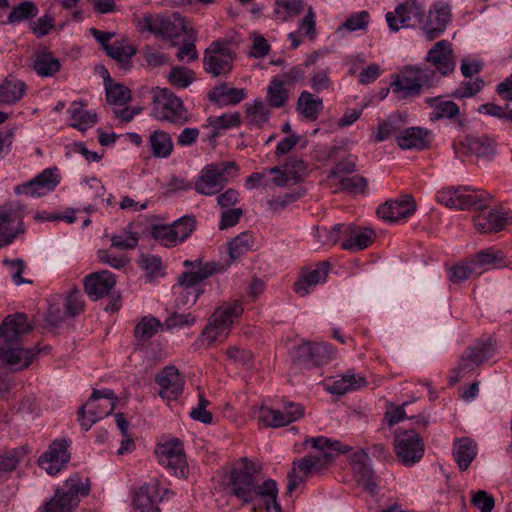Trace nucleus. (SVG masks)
I'll list each match as a JSON object with an SVG mask.
<instances>
[{"label": "nucleus", "instance_id": "nucleus-1", "mask_svg": "<svg viewBox=\"0 0 512 512\" xmlns=\"http://www.w3.org/2000/svg\"><path fill=\"white\" fill-rule=\"evenodd\" d=\"M221 485L227 493L235 496L243 505L262 499L269 511L282 512L277 502L278 489L274 480L268 479L259 483L253 462L242 458L236 461L221 480Z\"/></svg>", "mask_w": 512, "mask_h": 512}, {"label": "nucleus", "instance_id": "nucleus-2", "mask_svg": "<svg viewBox=\"0 0 512 512\" xmlns=\"http://www.w3.org/2000/svg\"><path fill=\"white\" fill-rule=\"evenodd\" d=\"M305 444L319 451L320 456H306L293 462L292 469L287 476V492L290 494L330 459L350 450L347 445H342L338 441H331L324 436L306 438Z\"/></svg>", "mask_w": 512, "mask_h": 512}, {"label": "nucleus", "instance_id": "nucleus-3", "mask_svg": "<svg viewBox=\"0 0 512 512\" xmlns=\"http://www.w3.org/2000/svg\"><path fill=\"white\" fill-rule=\"evenodd\" d=\"M243 312L242 303L236 300L218 306L201 332L199 338L201 344L211 347L216 342L225 341L233 326L239 322Z\"/></svg>", "mask_w": 512, "mask_h": 512}, {"label": "nucleus", "instance_id": "nucleus-4", "mask_svg": "<svg viewBox=\"0 0 512 512\" xmlns=\"http://www.w3.org/2000/svg\"><path fill=\"white\" fill-rule=\"evenodd\" d=\"M317 237L325 245L340 242L342 249L358 252L369 247L376 234L371 228L338 224L330 230L325 227L317 228Z\"/></svg>", "mask_w": 512, "mask_h": 512}, {"label": "nucleus", "instance_id": "nucleus-5", "mask_svg": "<svg viewBox=\"0 0 512 512\" xmlns=\"http://www.w3.org/2000/svg\"><path fill=\"white\" fill-rule=\"evenodd\" d=\"M435 82V72L419 65L406 66L392 76L389 85L394 97L398 100L419 97L424 87H431Z\"/></svg>", "mask_w": 512, "mask_h": 512}, {"label": "nucleus", "instance_id": "nucleus-6", "mask_svg": "<svg viewBox=\"0 0 512 512\" xmlns=\"http://www.w3.org/2000/svg\"><path fill=\"white\" fill-rule=\"evenodd\" d=\"M89 493L88 480L75 474L68 478L62 488L39 508V512H73L79 505L80 497Z\"/></svg>", "mask_w": 512, "mask_h": 512}, {"label": "nucleus", "instance_id": "nucleus-7", "mask_svg": "<svg viewBox=\"0 0 512 512\" xmlns=\"http://www.w3.org/2000/svg\"><path fill=\"white\" fill-rule=\"evenodd\" d=\"M152 114L160 121L183 125L189 121V113L182 99L168 88L151 89Z\"/></svg>", "mask_w": 512, "mask_h": 512}, {"label": "nucleus", "instance_id": "nucleus-8", "mask_svg": "<svg viewBox=\"0 0 512 512\" xmlns=\"http://www.w3.org/2000/svg\"><path fill=\"white\" fill-rule=\"evenodd\" d=\"M238 174L239 167L233 161L208 164L200 171L195 190L206 196L214 195Z\"/></svg>", "mask_w": 512, "mask_h": 512}, {"label": "nucleus", "instance_id": "nucleus-9", "mask_svg": "<svg viewBox=\"0 0 512 512\" xmlns=\"http://www.w3.org/2000/svg\"><path fill=\"white\" fill-rule=\"evenodd\" d=\"M141 31H147L163 41H175L186 33L185 19L178 12L169 15L145 14L140 20Z\"/></svg>", "mask_w": 512, "mask_h": 512}, {"label": "nucleus", "instance_id": "nucleus-10", "mask_svg": "<svg viewBox=\"0 0 512 512\" xmlns=\"http://www.w3.org/2000/svg\"><path fill=\"white\" fill-rule=\"evenodd\" d=\"M116 402L117 397L112 390H94L88 401L79 409L81 427L88 431L93 424L114 410Z\"/></svg>", "mask_w": 512, "mask_h": 512}, {"label": "nucleus", "instance_id": "nucleus-11", "mask_svg": "<svg viewBox=\"0 0 512 512\" xmlns=\"http://www.w3.org/2000/svg\"><path fill=\"white\" fill-rule=\"evenodd\" d=\"M495 350V341L491 338L468 347L461 355L457 368L452 371L449 377L450 383L455 384L461 377L473 372L479 365L490 359Z\"/></svg>", "mask_w": 512, "mask_h": 512}, {"label": "nucleus", "instance_id": "nucleus-12", "mask_svg": "<svg viewBox=\"0 0 512 512\" xmlns=\"http://www.w3.org/2000/svg\"><path fill=\"white\" fill-rule=\"evenodd\" d=\"M454 151L459 157L488 158L493 155L496 143L480 131L464 132L454 140Z\"/></svg>", "mask_w": 512, "mask_h": 512}, {"label": "nucleus", "instance_id": "nucleus-13", "mask_svg": "<svg viewBox=\"0 0 512 512\" xmlns=\"http://www.w3.org/2000/svg\"><path fill=\"white\" fill-rule=\"evenodd\" d=\"M194 217L184 216L172 224H157L151 227V236L165 247H175L184 242L194 231Z\"/></svg>", "mask_w": 512, "mask_h": 512}, {"label": "nucleus", "instance_id": "nucleus-14", "mask_svg": "<svg viewBox=\"0 0 512 512\" xmlns=\"http://www.w3.org/2000/svg\"><path fill=\"white\" fill-rule=\"evenodd\" d=\"M425 12L424 5L418 0H405L398 4L394 11L386 13V22L392 32L401 28L420 26Z\"/></svg>", "mask_w": 512, "mask_h": 512}, {"label": "nucleus", "instance_id": "nucleus-15", "mask_svg": "<svg viewBox=\"0 0 512 512\" xmlns=\"http://www.w3.org/2000/svg\"><path fill=\"white\" fill-rule=\"evenodd\" d=\"M230 264L222 265L218 262H207L204 263L202 259H196L195 261H184L185 267H192V270L186 271L182 273V283L179 288L187 287L192 294L191 300H194L195 297H199L200 289L198 284L204 279L217 274L224 272Z\"/></svg>", "mask_w": 512, "mask_h": 512}, {"label": "nucleus", "instance_id": "nucleus-16", "mask_svg": "<svg viewBox=\"0 0 512 512\" xmlns=\"http://www.w3.org/2000/svg\"><path fill=\"white\" fill-rule=\"evenodd\" d=\"M233 61V51L223 41L216 40L205 50L203 66L207 73L218 77L231 72Z\"/></svg>", "mask_w": 512, "mask_h": 512}, {"label": "nucleus", "instance_id": "nucleus-17", "mask_svg": "<svg viewBox=\"0 0 512 512\" xmlns=\"http://www.w3.org/2000/svg\"><path fill=\"white\" fill-rule=\"evenodd\" d=\"M155 454L162 466L172 470L178 477H187L188 465L183 445L178 439H170L157 444Z\"/></svg>", "mask_w": 512, "mask_h": 512}, {"label": "nucleus", "instance_id": "nucleus-18", "mask_svg": "<svg viewBox=\"0 0 512 512\" xmlns=\"http://www.w3.org/2000/svg\"><path fill=\"white\" fill-rule=\"evenodd\" d=\"M484 199L483 193L468 186H447L436 194L438 203L456 210L469 209Z\"/></svg>", "mask_w": 512, "mask_h": 512}, {"label": "nucleus", "instance_id": "nucleus-19", "mask_svg": "<svg viewBox=\"0 0 512 512\" xmlns=\"http://www.w3.org/2000/svg\"><path fill=\"white\" fill-rule=\"evenodd\" d=\"M169 493L159 478H152L134 492L132 503L142 512H158L159 504Z\"/></svg>", "mask_w": 512, "mask_h": 512}, {"label": "nucleus", "instance_id": "nucleus-20", "mask_svg": "<svg viewBox=\"0 0 512 512\" xmlns=\"http://www.w3.org/2000/svg\"><path fill=\"white\" fill-rule=\"evenodd\" d=\"M394 450L404 465L412 466L423 457L424 443L415 431L408 430L396 436Z\"/></svg>", "mask_w": 512, "mask_h": 512}, {"label": "nucleus", "instance_id": "nucleus-21", "mask_svg": "<svg viewBox=\"0 0 512 512\" xmlns=\"http://www.w3.org/2000/svg\"><path fill=\"white\" fill-rule=\"evenodd\" d=\"M450 19V5L444 1L434 3L428 14L424 13L423 22L420 24L425 38L430 41L439 37L445 31Z\"/></svg>", "mask_w": 512, "mask_h": 512}, {"label": "nucleus", "instance_id": "nucleus-22", "mask_svg": "<svg viewBox=\"0 0 512 512\" xmlns=\"http://www.w3.org/2000/svg\"><path fill=\"white\" fill-rule=\"evenodd\" d=\"M60 181L59 170L56 167L47 168L29 182L16 186L15 193L30 197H41L54 191Z\"/></svg>", "mask_w": 512, "mask_h": 512}, {"label": "nucleus", "instance_id": "nucleus-23", "mask_svg": "<svg viewBox=\"0 0 512 512\" xmlns=\"http://www.w3.org/2000/svg\"><path fill=\"white\" fill-rule=\"evenodd\" d=\"M304 416V407L300 404L289 403L283 410L262 406L259 409V423L264 427L278 428L297 421Z\"/></svg>", "mask_w": 512, "mask_h": 512}, {"label": "nucleus", "instance_id": "nucleus-24", "mask_svg": "<svg viewBox=\"0 0 512 512\" xmlns=\"http://www.w3.org/2000/svg\"><path fill=\"white\" fill-rule=\"evenodd\" d=\"M329 271L330 264L326 261L303 268L294 283V292L301 297L308 295L317 285L326 281Z\"/></svg>", "mask_w": 512, "mask_h": 512}, {"label": "nucleus", "instance_id": "nucleus-25", "mask_svg": "<svg viewBox=\"0 0 512 512\" xmlns=\"http://www.w3.org/2000/svg\"><path fill=\"white\" fill-rule=\"evenodd\" d=\"M415 211L416 202L414 198L411 195H401L381 204L377 209V215L388 222H399L412 216Z\"/></svg>", "mask_w": 512, "mask_h": 512}, {"label": "nucleus", "instance_id": "nucleus-26", "mask_svg": "<svg viewBox=\"0 0 512 512\" xmlns=\"http://www.w3.org/2000/svg\"><path fill=\"white\" fill-rule=\"evenodd\" d=\"M425 60L430 63L435 71L446 77L452 74L456 68L455 55L452 44L448 40L436 42L428 51Z\"/></svg>", "mask_w": 512, "mask_h": 512}, {"label": "nucleus", "instance_id": "nucleus-27", "mask_svg": "<svg viewBox=\"0 0 512 512\" xmlns=\"http://www.w3.org/2000/svg\"><path fill=\"white\" fill-rule=\"evenodd\" d=\"M22 213L15 203L0 206V248L10 244L20 232Z\"/></svg>", "mask_w": 512, "mask_h": 512}, {"label": "nucleus", "instance_id": "nucleus-28", "mask_svg": "<svg viewBox=\"0 0 512 512\" xmlns=\"http://www.w3.org/2000/svg\"><path fill=\"white\" fill-rule=\"evenodd\" d=\"M474 227L480 233H492L503 230L512 224V211L502 207L479 212L474 217Z\"/></svg>", "mask_w": 512, "mask_h": 512}, {"label": "nucleus", "instance_id": "nucleus-29", "mask_svg": "<svg viewBox=\"0 0 512 512\" xmlns=\"http://www.w3.org/2000/svg\"><path fill=\"white\" fill-rule=\"evenodd\" d=\"M68 446L69 444L66 440L54 441L39 458V466L49 475L58 474L70 459Z\"/></svg>", "mask_w": 512, "mask_h": 512}, {"label": "nucleus", "instance_id": "nucleus-30", "mask_svg": "<svg viewBox=\"0 0 512 512\" xmlns=\"http://www.w3.org/2000/svg\"><path fill=\"white\" fill-rule=\"evenodd\" d=\"M156 383L159 385V395L167 401L177 399L184 389V378L174 366L163 368L156 376Z\"/></svg>", "mask_w": 512, "mask_h": 512}, {"label": "nucleus", "instance_id": "nucleus-31", "mask_svg": "<svg viewBox=\"0 0 512 512\" xmlns=\"http://www.w3.org/2000/svg\"><path fill=\"white\" fill-rule=\"evenodd\" d=\"M30 330L31 325L24 314L9 315L0 325V340L6 345L17 342Z\"/></svg>", "mask_w": 512, "mask_h": 512}, {"label": "nucleus", "instance_id": "nucleus-32", "mask_svg": "<svg viewBox=\"0 0 512 512\" xmlns=\"http://www.w3.org/2000/svg\"><path fill=\"white\" fill-rule=\"evenodd\" d=\"M116 279L114 275L107 270L91 273L85 277V292L93 300H97L107 295L115 286Z\"/></svg>", "mask_w": 512, "mask_h": 512}, {"label": "nucleus", "instance_id": "nucleus-33", "mask_svg": "<svg viewBox=\"0 0 512 512\" xmlns=\"http://www.w3.org/2000/svg\"><path fill=\"white\" fill-rule=\"evenodd\" d=\"M393 139L401 149H425L432 142L429 130H392Z\"/></svg>", "mask_w": 512, "mask_h": 512}, {"label": "nucleus", "instance_id": "nucleus-34", "mask_svg": "<svg viewBox=\"0 0 512 512\" xmlns=\"http://www.w3.org/2000/svg\"><path fill=\"white\" fill-rule=\"evenodd\" d=\"M367 384L366 379L360 375L347 373L328 378L324 381L325 389L336 395H342L362 387Z\"/></svg>", "mask_w": 512, "mask_h": 512}, {"label": "nucleus", "instance_id": "nucleus-35", "mask_svg": "<svg viewBox=\"0 0 512 512\" xmlns=\"http://www.w3.org/2000/svg\"><path fill=\"white\" fill-rule=\"evenodd\" d=\"M37 352L33 349H23L21 347H4L0 344V360L10 366L13 370H22L27 368Z\"/></svg>", "mask_w": 512, "mask_h": 512}, {"label": "nucleus", "instance_id": "nucleus-36", "mask_svg": "<svg viewBox=\"0 0 512 512\" xmlns=\"http://www.w3.org/2000/svg\"><path fill=\"white\" fill-rule=\"evenodd\" d=\"M136 52L135 46L126 37H122L120 40L111 43V46L107 48L106 54L115 60L123 70H128Z\"/></svg>", "mask_w": 512, "mask_h": 512}, {"label": "nucleus", "instance_id": "nucleus-37", "mask_svg": "<svg viewBox=\"0 0 512 512\" xmlns=\"http://www.w3.org/2000/svg\"><path fill=\"white\" fill-rule=\"evenodd\" d=\"M27 91V85L23 80L5 78L0 82V105H12L19 102Z\"/></svg>", "mask_w": 512, "mask_h": 512}, {"label": "nucleus", "instance_id": "nucleus-38", "mask_svg": "<svg viewBox=\"0 0 512 512\" xmlns=\"http://www.w3.org/2000/svg\"><path fill=\"white\" fill-rule=\"evenodd\" d=\"M425 103L432 108V112L429 114V119L431 121L452 119L460 112L459 107L455 102L446 100L442 96L428 97L425 99Z\"/></svg>", "mask_w": 512, "mask_h": 512}, {"label": "nucleus", "instance_id": "nucleus-39", "mask_svg": "<svg viewBox=\"0 0 512 512\" xmlns=\"http://www.w3.org/2000/svg\"><path fill=\"white\" fill-rule=\"evenodd\" d=\"M476 455L477 444L474 440L463 437L454 442L453 457L461 470H467Z\"/></svg>", "mask_w": 512, "mask_h": 512}, {"label": "nucleus", "instance_id": "nucleus-40", "mask_svg": "<svg viewBox=\"0 0 512 512\" xmlns=\"http://www.w3.org/2000/svg\"><path fill=\"white\" fill-rule=\"evenodd\" d=\"M209 100L221 106L236 105L241 102L246 93L244 89L230 87L227 84H221L214 87L208 94Z\"/></svg>", "mask_w": 512, "mask_h": 512}, {"label": "nucleus", "instance_id": "nucleus-41", "mask_svg": "<svg viewBox=\"0 0 512 512\" xmlns=\"http://www.w3.org/2000/svg\"><path fill=\"white\" fill-rule=\"evenodd\" d=\"M327 182L334 191L345 190L351 193L362 192L367 186V182L363 177L342 176L338 175V172H330Z\"/></svg>", "mask_w": 512, "mask_h": 512}, {"label": "nucleus", "instance_id": "nucleus-42", "mask_svg": "<svg viewBox=\"0 0 512 512\" xmlns=\"http://www.w3.org/2000/svg\"><path fill=\"white\" fill-rule=\"evenodd\" d=\"M105 74V92L109 105L112 108L126 105L131 100V90L123 84L113 82L107 70H105Z\"/></svg>", "mask_w": 512, "mask_h": 512}, {"label": "nucleus", "instance_id": "nucleus-43", "mask_svg": "<svg viewBox=\"0 0 512 512\" xmlns=\"http://www.w3.org/2000/svg\"><path fill=\"white\" fill-rule=\"evenodd\" d=\"M61 68V63L51 52H37L33 61V70L40 77H52Z\"/></svg>", "mask_w": 512, "mask_h": 512}, {"label": "nucleus", "instance_id": "nucleus-44", "mask_svg": "<svg viewBox=\"0 0 512 512\" xmlns=\"http://www.w3.org/2000/svg\"><path fill=\"white\" fill-rule=\"evenodd\" d=\"M323 109L322 99L308 91L301 92L297 101V110L303 117L316 120L318 113Z\"/></svg>", "mask_w": 512, "mask_h": 512}, {"label": "nucleus", "instance_id": "nucleus-45", "mask_svg": "<svg viewBox=\"0 0 512 512\" xmlns=\"http://www.w3.org/2000/svg\"><path fill=\"white\" fill-rule=\"evenodd\" d=\"M72 128H80L82 125H95L97 123V114L94 111L86 109L81 101H74L67 110Z\"/></svg>", "mask_w": 512, "mask_h": 512}, {"label": "nucleus", "instance_id": "nucleus-46", "mask_svg": "<svg viewBox=\"0 0 512 512\" xmlns=\"http://www.w3.org/2000/svg\"><path fill=\"white\" fill-rule=\"evenodd\" d=\"M304 9V0H275L274 14L281 21H290Z\"/></svg>", "mask_w": 512, "mask_h": 512}, {"label": "nucleus", "instance_id": "nucleus-47", "mask_svg": "<svg viewBox=\"0 0 512 512\" xmlns=\"http://www.w3.org/2000/svg\"><path fill=\"white\" fill-rule=\"evenodd\" d=\"M370 22V14L366 10L357 11L349 15L346 20L337 27V33L344 35L346 32L365 31Z\"/></svg>", "mask_w": 512, "mask_h": 512}, {"label": "nucleus", "instance_id": "nucleus-48", "mask_svg": "<svg viewBox=\"0 0 512 512\" xmlns=\"http://www.w3.org/2000/svg\"><path fill=\"white\" fill-rule=\"evenodd\" d=\"M472 259L475 266L480 270V275L487 270L499 268L506 264L503 254L500 251L487 250L478 253Z\"/></svg>", "mask_w": 512, "mask_h": 512}, {"label": "nucleus", "instance_id": "nucleus-49", "mask_svg": "<svg viewBox=\"0 0 512 512\" xmlns=\"http://www.w3.org/2000/svg\"><path fill=\"white\" fill-rule=\"evenodd\" d=\"M254 245V237L249 232H244L232 239L228 244V254L235 261L247 254Z\"/></svg>", "mask_w": 512, "mask_h": 512}, {"label": "nucleus", "instance_id": "nucleus-50", "mask_svg": "<svg viewBox=\"0 0 512 512\" xmlns=\"http://www.w3.org/2000/svg\"><path fill=\"white\" fill-rule=\"evenodd\" d=\"M270 116L269 107L261 99L246 104V118L250 125H262Z\"/></svg>", "mask_w": 512, "mask_h": 512}, {"label": "nucleus", "instance_id": "nucleus-51", "mask_svg": "<svg viewBox=\"0 0 512 512\" xmlns=\"http://www.w3.org/2000/svg\"><path fill=\"white\" fill-rule=\"evenodd\" d=\"M195 79L194 71L184 66L173 67L167 76L169 83L178 89L189 87Z\"/></svg>", "mask_w": 512, "mask_h": 512}, {"label": "nucleus", "instance_id": "nucleus-52", "mask_svg": "<svg viewBox=\"0 0 512 512\" xmlns=\"http://www.w3.org/2000/svg\"><path fill=\"white\" fill-rule=\"evenodd\" d=\"M38 14L37 6L31 1H23L16 5L7 17L8 23L15 24L34 18Z\"/></svg>", "mask_w": 512, "mask_h": 512}, {"label": "nucleus", "instance_id": "nucleus-53", "mask_svg": "<svg viewBox=\"0 0 512 512\" xmlns=\"http://www.w3.org/2000/svg\"><path fill=\"white\" fill-rule=\"evenodd\" d=\"M153 154L156 157H167L172 152V141L163 130H155L150 137Z\"/></svg>", "mask_w": 512, "mask_h": 512}, {"label": "nucleus", "instance_id": "nucleus-54", "mask_svg": "<svg viewBox=\"0 0 512 512\" xmlns=\"http://www.w3.org/2000/svg\"><path fill=\"white\" fill-rule=\"evenodd\" d=\"M267 100L272 107H282L288 100L284 82L274 78L267 89Z\"/></svg>", "mask_w": 512, "mask_h": 512}, {"label": "nucleus", "instance_id": "nucleus-55", "mask_svg": "<svg viewBox=\"0 0 512 512\" xmlns=\"http://www.w3.org/2000/svg\"><path fill=\"white\" fill-rule=\"evenodd\" d=\"M478 275L480 270L475 266L473 259L455 265L450 271V279L457 283Z\"/></svg>", "mask_w": 512, "mask_h": 512}, {"label": "nucleus", "instance_id": "nucleus-56", "mask_svg": "<svg viewBox=\"0 0 512 512\" xmlns=\"http://www.w3.org/2000/svg\"><path fill=\"white\" fill-rule=\"evenodd\" d=\"M484 85V80L479 77L473 81H462L451 96L456 99L470 98L478 94L484 88Z\"/></svg>", "mask_w": 512, "mask_h": 512}, {"label": "nucleus", "instance_id": "nucleus-57", "mask_svg": "<svg viewBox=\"0 0 512 512\" xmlns=\"http://www.w3.org/2000/svg\"><path fill=\"white\" fill-rule=\"evenodd\" d=\"M160 327L161 323L158 319L151 316H145L136 325L134 333L138 339H148L155 335L159 331Z\"/></svg>", "mask_w": 512, "mask_h": 512}, {"label": "nucleus", "instance_id": "nucleus-58", "mask_svg": "<svg viewBox=\"0 0 512 512\" xmlns=\"http://www.w3.org/2000/svg\"><path fill=\"white\" fill-rule=\"evenodd\" d=\"M210 402L205 398L203 392H199L198 395V404L193 407L189 413L190 417L204 424H211L213 421V416L210 411L207 410Z\"/></svg>", "mask_w": 512, "mask_h": 512}, {"label": "nucleus", "instance_id": "nucleus-59", "mask_svg": "<svg viewBox=\"0 0 512 512\" xmlns=\"http://www.w3.org/2000/svg\"><path fill=\"white\" fill-rule=\"evenodd\" d=\"M140 266L149 277H160L164 275V266L159 257L144 255L140 259Z\"/></svg>", "mask_w": 512, "mask_h": 512}, {"label": "nucleus", "instance_id": "nucleus-60", "mask_svg": "<svg viewBox=\"0 0 512 512\" xmlns=\"http://www.w3.org/2000/svg\"><path fill=\"white\" fill-rule=\"evenodd\" d=\"M208 128H234L241 125L240 115L234 113H224L215 118L210 117L208 119Z\"/></svg>", "mask_w": 512, "mask_h": 512}, {"label": "nucleus", "instance_id": "nucleus-61", "mask_svg": "<svg viewBox=\"0 0 512 512\" xmlns=\"http://www.w3.org/2000/svg\"><path fill=\"white\" fill-rule=\"evenodd\" d=\"M291 184L301 181L307 174V166L302 160L294 159L284 165Z\"/></svg>", "mask_w": 512, "mask_h": 512}, {"label": "nucleus", "instance_id": "nucleus-62", "mask_svg": "<svg viewBox=\"0 0 512 512\" xmlns=\"http://www.w3.org/2000/svg\"><path fill=\"white\" fill-rule=\"evenodd\" d=\"M23 455L22 450H11L0 454V473L14 470Z\"/></svg>", "mask_w": 512, "mask_h": 512}, {"label": "nucleus", "instance_id": "nucleus-63", "mask_svg": "<svg viewBox=\"0 0 512 512\" xmlns=\"http://www.w3.org/2000/svg\"><path fill=\"white\" fill-rule=\"evenodd\" d=\"M251 37L253 40L250 56L254 58H263L270 52V44L265 37L257 32H252Z\"/></svg>", "mask_w": 512, "mask_h": 512}, {"label": "nucleus", "instance_id": "nucleus-64", "mask_svg": "<svg viewBox=\"0 0 512 512\" xmlns=\"http://www.w3.org/2000/svg\"><path fill=\"white\" fill-rule=\"evenodd\" d=\"M226 356L228 360L238 366H245L252 359V353L240 346H230L226 350Z\"/></svg>", "mask_w": 512, "mask_h": 512}]
</instances>
